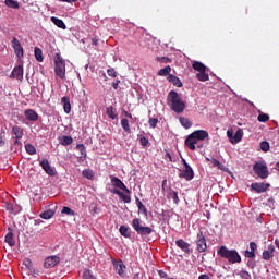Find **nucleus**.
<instances>
[{
	"mask_svg": "<svg viewBox=\"0 0 279 279\" xmlns=\"http://www.w3.org/2000/svg\"><path fill=\"white\" fill-rule=\"evenodd\" d=\"M76 149H78L83 158H86V147L84 146V144H77Z\"/></svg>",
	"mask_w": 279,
	"mask_h": 279,
	"instance_id": "45",
	"label": "nucleus"
},
{
	"mask_svg": "<svg viewBox=\"0 0 279 279\" xmlns=\"http://www.w3.org/2000/svg\"><path fill=\"white\" fill-rule=\"evenodd\" d=\"M111 192L114 195H118L120 197V199H122V202H124V204H130V202H132V197H130V195L124 194L123 192H121L118 189H114Z\"/></svg>",
	"mask_w": 279,
	"mask_h": 279,
	"instance_id": "20",
	"label": "nucleus"
},
{
	"mask_svg": "<svg viewBox=\"0 0 279 279\" xmlns=\"http://www.w3.org/2000/svg\"><path fill=\"white\" fill-rule=\"evenodd\" d=\"M132 226H133L135 232H137V234H140V236H147V235L151 234V232H154V229H151V227L141 226V219H138V218L133 219Z\"/></svg>",
	"mask_w": 279,
	"mask_h": 279,
	"instance_id": "5",
	"label": "nucleus"
},
{
	"mask_svg": "<svg viewBox=\"0 0 279 279\" xmlns=\"http://www.w3.org/2000/svg\"><path fill=\"white\" fill-rule=\"evenodd\" d=\"M83 178H86L87 180H93L95 178V172L90 169H85L82 172Z\"/></svg>",
	"mask_w": 279,
	"mask_h": 279,
	"instance_id": "39",
	"label": "nucleus"
},
{
	"mask_svg": "<svg viewBox=\"0 0 279 279\" xmlns=\"http://www.w3.org/2000/svg\"><path fill=\"white\" fill-rule=\"evenodd\" d=\"M119 232L125 239H130V236H131V233H130L128 227H125V226H121L120 229H119Z\"/></svg>",
	"mask_w": 279,
	"mask_h": 279,
	"instance_id": "41",
	"label": "nucleus"
},
{
	"mask_svg": "<svg viewBox=\"0 0 279 279\" xmlns=\"http://www.w3.org/2000/svg\"><path fill=\"white\" fill-rule=\"evenodd\" d=\"M140 143L143 147H147V145H149V140H147V137L143 136L140 138Z\"/></svg>",
	"mask_w": 279,
	"mask_h": 279,
	"instance_id": "53",
	"label": "nucleus"
},
{
	"mask_svg": "<svg viewBox=\"0 0 279 279\" xmlns=\"http://www.w3.org/2000/svg\"><path fill=\"white\" fill-rule=\"evenodd\" d=\"M61 104L63 105V110L65 114H71V100L69 97L64 96L61 98Z\"/></svg>",
	"mask_w": 279,
	"mask_h": 279,
	"instance_id": "23",
	"label": "nucleus"
},
{
	"mask_svg": "<svg viewBox=\"0 0 279 279\" xmlns=\"http://www.w3.org/2000/svg\"><path fill=\"white\" fill-rule=\"evenodd\" d=\"M253 171L260 178V180H267L269 178V168L267 167V163L263 161H257L253 166Z\"/></svg>",
	"mask_w": 279,
	"mask_h": 279,
	"instance_id": "4",
	"label": "nucleus"
},
{
	"mask_svg": "<svg viewBox=\"0 0 279 279\" xmlns=\"http://www.w3.org/2000/svg\"><path fill=\"white\" fill-rule=\"evenodd\" d=\"M165 186H167V179H165L161 183V189L162 191H165Z\"/></svg>",
	"mask_w": 279,
	"mask_h": 279,
	"instance_id": "62",
	"label": "nucleus"
},
{
	"mask_svg": "<svg viewBox=\"0 0 279 279\" xmlns=\"http://www.w3.org/2000/svg\"><path fill=\"white\" fill-rule=\"evenodd\" d=\"M119 84H121L120 80H118L117 82L112 83V87L114 88V90H119Z\"/></svg>",
	"mask_w": 279,
	"mask_h": 279,
	"instance_id": "57",
	"label": "nucleus"
},
{
	"mask_svg": "<svg viewBox=\"0 0 279 279\" xmlns=\"http://www.w3.org/2000/svg\"><path fill=\"white\" fill-rule=\"evenodd\" d=\"M3 208H5V210L9 213V215H16V213L14 211V204H12L10 202H5L3 205Z\"/></svg>",
	"mask_w": 279,
	"mask_h": 279,
	"instance_id": "38",
	"label": "nucleus"
},
{
	"mask_svg": "<svg viewBox=\"0 0 279 279\" xmlns=\"http://www.w3.org/2000/svg\"><path fill=\"white\" fill-rule=\"evenodd\" d=\"M192 69H194V71H198V73H202V72L206 71V65H204V63H202L199 61H194L192 63Z\"/></svg>",
	"mask_w": 279,
	"mask_h": 279,
	"instance_id": "26",
	"label": "nucleus"
},
{
	"mask_svg": "<svg viewBox=\"0 0 279 279\" xmlns=\"http://www.w3.org/2000/svg\"><path fill=\"white\" fill-rule=\"evenodd\" d=\"M150 128H156V125H158V119L157 118H150L148 121Z\"/></svg>",
	"mask_w": 279,
	"mask_h": 279,
	"instance_id": "51",
	"label": "nucleus"
},
{
	"mask_svg": "<svg viewBox=\"0 0 279 279\" xmlns=\"http://www.w3.org/2000/svg\"><path fill=\"white\" fill-rule=\"evenodd\" d=\"M179 121H180L181 125L185 128V130L193 128V122H191V120L189 118L181 117L179 119Z\"/></svg>",
	"mask_w": 279,
	"mask_h": 279,
	"instance_id": "31",
	"label": "nucleus"
},
{
	"mask_svg": "<svg viewBox=\"0 0 279 279\" xmlns=\"http://www.w3.org/2000/svg\"><path fill=\"white\" fill-rule=\"evenodd\" d=\"M252 191H255V193H265L267 189H269V183H253L251 184Z\"/></svg>",
	"mask_w": 279,
	"mask_h": 279,
	"instance_id": "14",
	"label": "nucleus"
},
{
	"mask_svg": "<svg viewBox=\"0 0 279 279\" xmlns=\"http://www.w3.org/2000/svg\"><path fill=\"white\" fill-rule=\"evenodd\" d=\"M11 80H17L19 82H23V64L16 65L11 74H10Z\"/></svg>",
	"mask_w": 279,
	"mask_h": 279,
	"instance_id": "12",
	"label": "nucleus"
},
{
	"mask_svg": "<svg viewBox=\"0 0 279 279\" xmlns=\"http://www.w3.org/2000/svg\"><path fill=\"white\" fill-rule=\"evenodd\" d=\"M34 53H35V60H37V62H43L45 60V57H43V50L40 48L35 47Z\"/></svg>",
	"mask_w": 279,
	"mask_h": 279,
	"instance_id": "34",
	"label": "nucleus"
},
{
	"mask_svg": "<svg viewBox=\"0 0 279 279\" xmlns=\"http://www.w3.org/2000/svg\"><path fill=\"white\" fill-rule=\"evenodd\" d=\"M244 256L246 258H255L256 253L254 251H245Z\"/></svg>",
	"mask_w": 279,
	"mask_h": 279,
	"instance_id": "52",
	"label": "nucleus"
},
{
	"mask_svg": "<svg viewBox=\"0 0 279 279\" xmlns=\"http://www.w3.org/2000/svg\"><path fill=\"white\" fill-rule=\"evenodd\" d=\"M53 215H56V211L48 209V210L41 213L39 217L41 219H51V217H53Z\"/></svg>",
	"mask_w": 279,
	"mask_h": 279,
	"instance_id": "40",
	"label": "nucleus"
},
{
	"mask_svg": "<svg viewBox=\"0 0 279 279\" xmlns=\"http://www.w3.org/2000/svg\"><path fill=\"white\" fill-rule=\"evenodd\" d=\"M198 279H209L208 275H201Z\"/></svg>",
	"mask_w": 279,
	"mask_h": 279,
	"instance_id": "63",
	"label": "nucleus"
},
{
	"mask_svg": "<svg viewBox=\"0 0 279 279\" xmlns=\"http://www.w3.org/2000/svg\"><path fill=\"white\" fill-rule=\"evenodd\" d=\"M60 143L63 145V147H66L68 145H73V137L69 135H63L60 138Z\"/></svg>",
	"mask_w": 279,
	"mask_h": 279,
	"instance_id": "33",
	"label": "nucleus"
},
{
	"mask_svg": "<svg viewBox=\"0 0 279 279\" xmlns=\"http://www.w3.org/2000/svg\"><path fill=\"white\" fill-rule=\"evenodd\" d=\"M24 117L27 121H38V113L34 109L25 110Z\"/></svg>",
	"mask_w": 279,
	"mask_h": 279,
	"instance_id": "19",
	"label": "nucleus"
},
{
	"mask_svg": "<svg viewBox=\"0 0 279 279\" xmlns=\"http://www.w3.org/2000/svg\"><path fill=\"white\" fill-rule=\"evenodd\" d=\"M106 114L109 117V119H112V120L119 118V113H117V109L112 106L106 109Z\"/></svg>",
	"mask_w": 279,
	"mask_h": 279,
	"instance_id": "24",
	"label": "nucleus"
},
{
	"mask_svg": "<svg viewBox=\"0 0 279 279\" xmlns=\"http://www.w3.org/2000/svg\"><path fill=\"white\" fill-rule=\"evenodd\" d=\"M196 141L199 143V141H206V138H208V131H204V130H197L191 133Z\"/></svg>",
	"mask_w": 279,
	"mask_h": 279,
	"instance_id": "18",
	"label": "nucleus"
},
{
	"mask_svg": "<svg viewBox=\"0 0 279 279\" xmlns=\"http://www.w3.org/2000/svg\"><path fill=\"white\" fill-rule=\"evenodd\" d=\"M51 21L53 22V24L59 27L60 29H66V24H64V21H62L61 19H58L56 16L51 17Z\"/></svg>",
	"mask_w": 279,
	"mask_h": 279,
	"instance_id": "30",
	"label": "nucleus"
},
{
	"mask_svg": "<svg viewBox=\"0 0 279 279\" xmlns=\"http://www.w3.org/2000/svg\"><path fill=\"white\" fill-rule=\"evenodd\" d=\"M62 214L70 215L71 217L75 216V211H73V209H71L70 207H63Z\"/></svg>",
	"mask_w": 279,
	"mask_h": 279,
	"instance_id": "46",
	"label": "nucleus"
},
{
	"mask_svg": "<svg viewBox=\"0 0 279 279\" xmlns=\"http://www.w3.org/2000/svg\"><path fill=\"white\" fill-rule=\"evenodd\" d=\"M197 141L196 138L192 135V133L187 136V138L185 140V145L189 149H191V151H195V149H197V147L195 145H197Z\"/></svg>",
	"mask_w": 279,
	"mask_h": 279,
	"instance_id": "17",
	"label": "nucleus"
},
{
	"mask_svg": "<svg viewBox=\"0 0 279 279\" xmlns=\"http://www.w3.org/2000/svg\"><path fill=\"white\" fill-rule=\"evenodd\" d=\"M157 75H159V77H169V75H171V65H167L166 68L160 69Z\"/></svg>",
	"mask_w": 279,
	"mask_h": 279,
	"instance_id": "27",
	"label": "nucleus"
},
{
	"mask_svg": "<svg viewBox=\"0 0 279 279\" xmlns=\"http://www.w3.org/2000/svg\"><path fill=\"white\" fill-rule=\"evenodd\" d=\"M83 279H93V275L90 274V270H84Z\"/></svg>",
	"mask_w": 279,
	"mask_h": 279,
	"instance_id": "55",
	"label": "nucleus"
},
{
	"mask_svg": "<svg viewBox=\"0 0 279 279\" xmlns=\"http://www.w3.org/2000/svg\"><path fill=\"white\" fill-rule=\"evenodd\" d=\"M111 184L116 189H120V191H124V193H128V195H130V193H132L130 191V189H128V186H125V183H123V181H121V179H119L117 177H111Z\"/></svg>",
	"mask_w": 279,
	"mask_h": 279,
	"instance_id": "10",
	"label": "nucleus"
},
{
	"mask_svg": "<svg viewBox=\"0 0 279 279\" xmlns=\"http://www.w3.org/2000/svg\"><path fill=\"white\" fill-rule=\"evenodd\" d=\"M5 145V141H3V136L0 134V147Z\"/></svg>",
	"mask_w": 279,
	"mask_h": 279,
	"instance_id": "61",
	"label": "nucleus"
},
{
	"mask_svg": "<svg viewBox=\"0 0 279 279\" xmlns=\"http://www.w3.org/2000/svg\"><path fill=\"white\" fill-rule=\"evenodd\" d=\"M135 204H136V206L138 208V211L143 213V215H145V217H147V207H145L143 205V202H141V198L136 197L135 198Z\"/></svg>",
	"mask_w": 279,
	"mask_h": 279,
	"instance_id": "28",
	"label": "nucleus"
},
{
	"mask_svg": "<svg viewBox=\"0 0 279 279\" xmlns=\"http://www.w3.org/2000/svg\"><path fill=\"white\" fill-rule=\"evenodd\" d=\"M121 126L126 132V134H132V129H130V121L126 118L121 120Z\"/></svg>",
	"mask_w": 279,
	"mask_h": 279,
	"instance_id": "32",
	"label": "nucleus"
},
{
	"mask_svg": "<svg viewBox=\"0 0 279 279\" xmlns=\"http://www.w3.org/2000/svg\"><path fill=\"white\" fill-rule=\"evenodd\" d=\"M207 160H210V162H211V165H213L214 167H218V169H221V162H220L219 160H217V159H215V158H211V159H208V158H207Z\"/></svg>",
	"mask_w": 279,
	"mask_h": 279,
	"instance_id": "50",
	"label": "nucleus"
},
{
	"mask_svg": "<svg viewBox=\"0 0 279 279\" xmlns=\"http://www.w3.org/2000/svg\"><path fill=\"white\" fill-rule=\"evenodd\" d=\"M257 121H259V123H267V121H269V114L259 113L257 117Z\"/></svg>",
	"mask_w": 279,
	"mask_h": 279,
	"instance_id": "44",
	"label": "nucleus"
},
{
	"mask_svg": "<svg viewBox=\"0 0 279 279\" xmlns=\"http://www.w3.org/2000/svg\"><path fill=\"white\" fill-rule=\"evenodd\" d=\"M196 80H198L199 82H208V80H210V76L208 75V73H206V71L198 72L196 74Z\"/></svg>",
	"mask_w": 279,
	"mask_h": 279,
	"instance_id": "35",
	"label": "nucleus"
},
{
	"mask_svg": "<svg viewBox=\"0 0 279 279\" xmlns=\"http://www.w3.org/2000/svg\"><path fill=\"white\" fill-rule=\"evenodd\" d=\"M92 44L94 45V47H97V45H99V38L97 37L92 38Z\"/></svg>",
	"mask_w": 279,
	"mask_h": 279,
	"instance_id": "58",
	"label": "nucleus"
},
{
	"mask_svg": "<svg viewBox=\"0 0 279 279\" xmlns=\"http://www.w3.org/2000/svg\"><path fill=\"white\" fill-rule=\"evenodd\" d=\"M182 162L185 169L179 174V178H183L184 180L190 182V180H193V178H195V173L193 172V168H191L189 166V162H186V159H182Z\"/></svg>",
	"mask_w": 279,
	"mask_h": 279,
	"instance_id": "7",
	"label": "nucleus"
},
{
	"mask_svg": "<svg viewBox=\"0 0 279 279\" xmlns=\"http://www.w3.org/2000/svg\"><path fill=\"white\" fill-rule=\"evenodd\" d=\"M274 252H276L274 244L268 245V248L263 252L262 258L264 260H271L274 258Z\"/></svg>",
	"mask_w": 279,
	"mask_h": 279,
	"instance_id": "16",
	"label": "nucleus"
},
{
	"mask_svg": "<svg viewBox=\"0 0 279 279\" xmlns=\"http://www.w3.org/2000/svg\"><path fill=\"white\" fill-rule=\"evenodd\" d=\"M196 250L199 254L206 252L208 250V245L206 244V235H204V230L199 229L196 235Z\"/></svg>",
	"mask_w": 279,
	"mask_h": 279,
	"instance_id": "6",
	"label": "nucleus"
},
{
	"mask_svg": "<svg viewBox=\"0 0 279 279\" xmlns=\"http://www.w3.org/2000/svg\"><path fill=\"white\" fill-rule=\"evenodd\" d=\"M232 134H233L232 131H227V136H228L230 143H232V141L234 138V136H232Z\"/></svg>",
	"mask_w": 279,
	"mask_h": 279,
	"instance_id": "59",
	"label": "nucleus"
},
{
	"mask_svg": "<svg viewBox=\"0 0 279 279\" xmlns=\"http://www.w3.org/2000/svg\"><path fill=\"white\" fill-rule=\"evenodd\" d=\"M240 278H242V279H250V278H252V276L250 275V272H247L245 270H242L240 272Z\"/></svg>",
	"mask_w": 279,
	"mask_h": 279,
	"instance_id": "54",
	"label": "nucleus"
},
{
	"mask_svg": "<svg viewBox=\"0 0 279 279\" xmlns=\"http://www.w3.org/2000/svg\"><path fill=\"white\" fill-rule=\"evenodd\" d=\"M167 101L168 106H170L171 110L177 112V114H182V112L186 110V104L182 100V97H180V94H178L175 90H171L168 94Z\"/></svg>",
	"mask_w": 279,
	"mask_h": 279,
	"instance_id": "1",
	"label": "nucleus"
},
{
	"mask_svg": "<svg viewBox=\"0 0 279 279\" xmlns=\"http://www.w3.org/2000/svg\"><path fill=\"white\" fill-rule=\"evenodd\" d=\"M25 149H26V153L29 154V156H35L36 154V147L32 144H26L25 145Z\"/></svg>",
	"mask_w": 279,
	"mask_h": 279,
	"instance_id": "43",
	"label": "nucleus"
},
{
	"mask_svg": "<svg viewBox=\"0 0 279 279\" xmlns=\"http://www.w3.org/2000/svg\"><path fill=\"white\" fill-rule=\"evenodd\" d=\"M54 73L60 80H66V61L62 59L60 53L54 56Z\"/></svg>",
	"mask_w": 279,
	"mask_h": 279,
	"instance_id": "3",
	"label": "nucleus"
},
{
	"mask_svg": "<svg viewBox=\"0 0 279 279\" xmlns=\"http://www.w3.org/2000/svg\"><path fill=\"white\" fill-rule=\"evenodd\" d=\"M39 165L44 169V171L47 173V175H50V177L56 175V171H53V168H51V165H49V160L43 159Z\"/></svg>",
	"mask_w": 279,
	"mask_h": 279,
	"instance_id": "13",
	"label": "nucleus"
},
{
	"mask_svg": "<svg viewBox=\"0 0 279 279\" xmlns=\"http://www.w3.org/2000/svg\"><path fill=\"white\" fill-rule=\"evenodd\" d=\"M157 60L162 64H169V62H171V59H169L168 57H158Z\"/></svg>",
	"mask_w": 279,
	"mask_h": 279,
	"instance_id": "49",
	"label": "nucleus"
},
{
	"mask_svg": "<svg viewBox=\"0 0 279 279\" xmlns=\"http://www.w3.org/2000/svg\"><path fill=\"white\" fill-rule=\"evenodd\" d=\"M12 133L14 134L15 138L21 140L23 138V130L21 126H13L12 128Z\"/></svg>",
	"mask_w": 279,
	"mask_h": 279,
	"instance_id": "36",
	"label": "nucleus"
},
{
	"mask_svg": "<svg viewBox=\"0 0 279 279\" xmlns=\"http://www.w3.org/2000/svg\"><path fill=\"white\" fill-rule=\"evenodd\" d=\"M23 265L26 267V269H28V271H33L34 278H38V276H39L38 270H34V267H33V264H32V259L24 258Z\"/></svg>",
	"mask_w": 279,
	"mask_h": 279,
	"instance_id": "22",
	"label": "nucleus"
},
{
	"mask_svg": "<svg viewBox=\"0 0 279 279\" xmlns=\"http://www.w3.org/2000/svg\"><path fill=\"white\" fill-rule=\"evenodd\" d=\"M11 45H12V48L14 49V53L16 58L21 60V58L25 56V51L23 50V46L21 45V41L19 40V38L13 37Z\"/></svg>",
	"mask_w": 279,
	"mask_h": 279,
	"instance_id": "8",
	"label": "nucleus"
},
{
	"mask_svg": "<svg viewBox=\"0 0 279 279\" xmlns=\"http://www.w3.org/2000/svg\"><path fill=\"white\" fill-rule=\"evenodd\" d=\"M275 245L279 250V240L278 239L275 240Z\"/></svg>",
	"mask_w": 279,
	"mask_h": 279,
	"instance_id": "64",
	"label": "nucleus"
},
{
	"mask_svg": "<svg viewBox=\"0 0 279 279\" xmlns=\"http://www.w3.org/2000/svg\"><path fill=\"white\" fill-rule=\"evenodd\" d=\"M250 247H251V252L255 253L258 246L256 245V242H251Z\"/></svg>",
	"mask_w": 279,
	"mask_h": 279,
	"instance_id": "56",
	"label": "nucleus"
},
{
	"mask_svg": "<svg viewBox=\"0 0 279 279\" xmlns=\"http://www.w3.org/2000/svg\"><path fill=\"white\" fill-rule=\"evenodd\" d=\"M175 245L177 247H179V250L184 252V254H187V256H191V244L184 241V239L177 240Z\"/></svg>",
	"mask_w": 279,
	"mask_h": 279,
	"instance_id": "11",
	"label": "nucleus"
},
{
	"mask_svg": "<svg viewBox=\"0 0 279 279\" xmlns=\"http://www.w3.org/2000/svg\"><path fill=\"white\" fill-rule=\"evenodd\" d=\"M107 75H109V77H118L119 73H117V70H114V68H111L107 70Z\"/></svg>",
	"mask_w": 279,
	"mask_h": 279,
	"instance_id": "48",
	"label": "nucleus"
},
{
	"mask_svg": "<svg viewBox=\"0 0 279 279\" xmlns=\"http://www.w3.org/2000/svg\"><path fill=\"white\" fill-rule=\"evenodd\" d=\"M241 138H243V130L239 129L234 136H233V140H231V143L233 145H236V143H241Z\"/></svg>",
	"mask_w": 279,
	"mask_h": 279,
	"instance_id": "29",
	"label": "nucleus"
},
{
	"mask_svg": "<svg viewBox=\"0 0 279 279\" xmlns=\"http://www.w3.org/2000/svg\"><path fill=\"white\" fill-rule=\"evenodd\" d=\"M113 267L117 271V274H119V276H121V278H123L125 276V264H123V260H113Z\"/></svg>",
	"mask_w": 279,
	"mask_h": 279,
	"instance_id": "15",
	"label": "nucleus"
},
{
	"mask_svg": "<svg viewBox=\"0 0 279 279\" xmlns=\"http://www.w3.org/2000/svg\"><path fill=\"white\" fill-rule=\"evenodd\" d=\"M167 80H168V82H170V84H173V86H177V88H182V86H183L182 81L180 80V77H178L173 74H169Z\"/></svg>",
	"mask_w": 279,
	"mask_h": 279,
	"instance_id": "21",
	"label": "nucleus"
},
{
	"mask_svg": "<svg viewBox=\"0 0 279 279\" xmlns=\"http://www.w3.org/2000/svg\"><path fill=\"white\" fill-rule=\"evenodd\" d=\"M57 265H60V257H58L57 255L48 256L44 262L45 269H51Z\"/></svg>",
	"mask_w": 279,
	"mask_h": 279,
	"instance_id": "9",
	"label": "nucleus"
},
{
	"mask_svg": "<svg viewBox=\"0 0 279 279\" xmlns=\"http://www.w3.org/2000/svg\"><path fill=\"white\" fill-rule=\"evenodd\" d=\"M4 3L7 8H12L13 10H19L20 8L19 1L16 0H5Z\"/></svg>",
	"mask_w": 279,
	"mask_h": 279,
	"instance_id": "37",
	"label": "nucleus"
},
{
	"mask_svg": "<svg viewBox=\"0 0 279 279\" xmlns=\"http://www.w3.org/2000/svg\"><path fill=\"white\" fill-rule=\"evenodd\" d=\"M218 256H220L221 258H226V260H228V263H231L232 265L241 263V255H239V252H236V250H229L226 246H221L218 250Z\"/></svg>",
	"mask_w": 279,
	"mask_h": 279,
	"instance_id": "2",
	"label": "nucleus"
},
{
	"mask_svg": "<svg viewBox=\"0 0 279 279\" xmlns=\"http://www.w3.org/2000/svg\"><path fill=\"white\" fill-rule=\"evenodd\" d=\"M10 232H8L4 236V241L5 243H8V245H10V247H13L14 245V233H12V229L9 228Z\"/></svg>",
	"mask_w": 279,
	"mask_h": 279,
	"instance_id": "25",
	"label": "nucleus"
},
{
	"mask_svg": "<svg viewBox=\"0 0 279 279\" xmlns=\"http://www.w3.org/2000/svg\"><path fill=\"white\" fill-rule=\"evenodd\" d=\"M169 199H173L174 204H180V197L178 196V192L171 191L168 195Z\"/></svg>",
	"mask_w": 279,
	"mask_h": 279,
	"instance_id": "42",
	"label": "nucleus"
},
{
	"mask_svg": "<svg viewBox=\"0 0 279 279\" xmlns=\"http://www.w3.org/2000/svg\"><path fill=\"white\" fill-rule=\"evenodd\" d=\"M158 275L160 276V278L165 279L167 278V272L162 271V270H159L158 271Z\"/></svg>",
	"mask_w": 279,
	"mask_h": 279,
	"instance_id": "60",
	"label": "nucleus"
},
{
	"mask_svg": "<svg viewBox=\"0 0 279 279\" xmlns=\"http://www.w3.org/2000/svg\"><path fill=\"white\" fill-rule=\"evenodd\" d=\"M260 149H262V151H265V153L269 151V142H267V141L262 142Z\"/></svg>",
	"mask_w": 279,
	"mask_h": 279,
	"instance_id": "47",
	"label": "nucleus"
}]
</instances>
